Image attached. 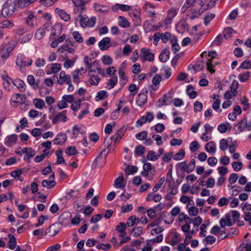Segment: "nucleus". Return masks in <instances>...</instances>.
<instances>
[{"mask_svg":"<svg viewBox=\"0 0 251 251\" xmlns=\"http://www.w3.org/2000/svg\"><path fill=\"white\" fill-rule=\"evenodd\" d=\"M15 10V0H8L3 5L0 10L1 15L6 17L13 14Z\"/></svg>","mask_w":251,"mask_h":251,"instance_id":"obj_1","label":"nucleus"},{"mask_svg":"<svg viewBox=\"0 0 251 251\" xmlns=\"http://www.w3.org/2000/svg\"><path fill=\"white\" fill-rule=\"evenodd\" d=\"M32 62V59L30 57H26L22 54H19L17 55L16 63L20 67L30 66Z\"/></svg>","mask_w":251,"mask_h":251,"instance_id":"obj_2","label":"nucleus"},{"mask_svg":"<svg viewBox=\"0 0 251 251\" xmlns=\"http://www.w3.org/2000/svg\"><path fill=\"white\" fill-rule=\"evenodd\" d=\"M177 11L176 8L174 7H171L167 11V16L166 19L164 21V24L166 25H170L173 18L177 15Z\"/></svg>","mask_w":251,"mask_h":251,"instance_id":"obj_3","label":"nucleus"},{"mask_svg":"<svg viewBox=\"0 0 251 251\" xmlns=\"http://www.w3.org/2000/svg\"><path fill=\"white\" fill-rule=\"evenodd\" d=\"M179 167L184 172L190 173L194 170L195 168V160L192 159L189 164H186V162H182L179 164Z\"/></svg>","mask_w":251,"mask_h":251,"instance_id":"obj_4","label":"nucleus"},{"mask_svg":"<svg viewBox=\"0 0 251 251\" xmlns=\"http://www.w3.org/2000/svg\"><path fill=\"white\" fill-rule=\"evenodd\" d=\"M238 83L237 81H233L230 86L231 91H227L225 94V98L227 100H229L233 96H235L237 95L238 92L236 91L238 88Z\"/></svg>","mask_w":251,"mask_h":251,"instance_id":"obj_5","label":"nucleus"},{"mask_svg":"<svg viewBox=\"0 0 251 251\" xmlns=\"http://www.w3.org/2000/svg\"><path fill=\"white\" fill-rule=\"evenodd\" d=\"M75 46L72 43L70 44H64L60 48L58 49L57 51L63 53L65 51H67L70 53L74 54L75 52Z\"/></svg>","mask_w":251,"mask_h":251,"instance_id":"obj_6","label":"nucleus"},{"mask_svg":"<svg viewBox=\"0 0 251 251\" xmlns=\"http://www.w3.org/2000/svg\"><path fill=\"white\" fill-rule=\"evenodd\" d=\"M68 119L66 116V111L64 110L56 115L52 120L53 124L55 125L58 122H66Z\"/></svg>","mask_w":251,"mask_h":251,"instance_id":"obj_7","label":"nucleus"},{"mask_svg":"<svg viewBox=\"0 0 251 251\" xmlns=\"http://www.w3.org/2000/svg\"><path fill=\"white\" fill-rule=\"evenodd\" d=\"M71 81V78L70 75H66L64 71L60 73L59 79L57 81L58 84L62 85L63 83H69Z\"/></svg>","mask_w":251,"mask_h":251,"instance_id":"obj_8","label":"nucleus"},{"mask_svg":"<svg viewBox=\"0 0 251 251\" xmlns=\"http://www.w3.org/2000/svg\"><path fill=\"white\" fill-rule=\"evenodd\" d=\"M26 24L30 27H34L37 24V18L33 13L29 12L25 18Z\"/></svg>","mask_w":251,"mask_h":251,"instance_id":"obj_9","label":"nucleus"},{"mask_svg":"<svg viewBox=\"0 0 251 251\" xmlns=\"http://www.w3.org/2000/svg\"><path fill=\"white\" fill-rule=\"evenodd\" d=\"M208 56L211 58L209 59L208 61L206 63L207 69L208 71L212 74L215 72V70L213 69L214 65H213L212 60L215 58L216 52L215 51L209 52Z\"/></svg>","mask_w":251,"mask_h":251,"instance_id":"obj_10","label":"nucleus"},{"mask_svg":"<svg viewBox=\"0 0 251 251\" xmlns=\"http://www.w3.org/2000/svg\"><path fill=\"white\" fill-rule=\"evenodd\" d=\"M141 53L145 60L149 61H152L154 60V54L152 53L149 49L143 48L141 50Z\"/></svg>","mask_w":251,"mask_h":251,"instance_id":"obj_11","label":"nucleus"},{"mask_svg":"<svg viewBox=\"0 0 251 251\" xmlns=\"http://www.w3.org/2000/svg\"><path fill=\"white\" fill-rule=\"evenodd\" d=\"M110 39L109 37L103 38L99 43V47L100 50H105L110 47Z\"/></svg>","mask_w":251,"mask_h":251,"instance_id":"obj_12","label":"nucleus"},{"mask_svg":"<svg viewBox=\"0 0 251 251\" xmlns=\"http://www.w3.org/2000/svg\"><path fill=\"white\" fill-rule=\"evenodd\" d=\"M22 153H25L24 157L25 160H28L29 158L33 157L36 153L35 151L31 148H24L22 149Z\"/></svg>","mask_w":251,"mask_h":251,"instance_id":"obj_13","label":"nucleus"},{"mask_svg":"<svg viewBox=\"0 0 251 251\" xmlns=\"http://www.w3.org/2000/svg\"><path fill=\"white\" fill-rule=\"evenodd\" d=\"M147 100V96L145 93H139L136 98V103L140 107H142Z\"/></svg>","mask_w":251,"mask_h":251,"instance_id":"obj_14","label":"nucleus"},{"mask_svg":"<svg viewBox=\"0 0 251 251\" xmlns=\"http://www.w3.org/2000/svg\"><path fill=\"white\" fill-rule=\"evenodd\" d=\"M129 15L131 17L133 18L134 20L135 19L138 24L141 23V20L139 17L140 16V9L139 7L130 10Z\"/></svg>","mask_w":251,"mask_h":251,"instance_id":"obj_15","label":"nucleus"},{"mask_svg":"<svg viewBox=\"0 0 251 251\" xmlns=\"http://www.w3.org/2000/svg\"><path fill=\"white\" fill-rule=\"evenodd\" d=\"M55 12L58 14L60 18L65 22H68L71 19L70 15L62 9L56 8Z\"/></svg>","mask_w":251,"mask_h":251,"instance_id":"obj_16","label":"nucleus"},{"mask_svg":"<svg viewBox=\"0 0 251 251\" xmlns=\"http://www.w3.org/2000/svg\"><path fill=\"white\" fill-rule=\"evenodd\" d=\"M205 149L208 153L214 154L216 151V145L213 141L209 142L205 144Z\"/></svg>","mask_w":251,"mask_h":251,"instance_id":"obj_17","label":"nucleus"},{"mask_svg":"<svg viewBox=\"0 0 251 251\" xmlns=\"http://www.w3.org/2000/svg\"><path fill=\"white\" fill-rule=\"evenodd\" d=\"M220 224L222 227H225L226 226H230L233 225L229 214H226L225 217L222 218L220 221Z\"/></svg>","mask_w":251,"mask_h":251,"instance_id":"obj_18","label":"nucleus"},{"mask_svg":"<svg viewBox=\"0 0 251 251\" xmlns=\"http://www.w3.org/2000/svg\"><path fill=\"white\" fill-rule=\"evenodd\" d=\"M111 9L115 12H118L119 9L123 11H127L130 10V6L128 5L116 3L112 7Z\"/></svg>","mask_w":251,"mask_h":251,"instance_id":"obj_19","label":"nucleus"},{"mask_svg":"<svg viewBox=\"0 0 251 251\" xmlns=\"http://www.w3.org/2000/svg\"><path fill=\"white\" fill-rule=\"evenodd\" d=\"M124 176L122 173L121 175L114 180V186L117 188H123L126 186V184L124 183Z\"/></svg>","mask_w":251,"mask_h":251,"instance_id":"obj_20","label":"nucleus"},{"mask_svg":"<svg viewBox=\"0 0 251 251\" xmlns=\"http://www.w3.org/2000/svg\"><path fill=\"white\" fill-rule=\"evenodd\" d=\"M59 231V227L58 225L55 224H53L50 226H49L46 231L48 233L50 236H53L55 235Z\"/></svg>","mask_w":251,"mask_h":251,"instance_id":"obj_21","label":"nucleus"},{"mask_svg":"<svg viewBox=\"0 0 251 251\" xmlns=\"http://www.w3.org/2000/svg\"><path fill=\"white\" fill-rule=\"evenodd\" d=\"M67 140V135L64 133H59L57 134L54 141V144L61 145L65 143Z\"/></svg>","mask_w":251,"mask_h":251,"instance_id":"obj_22","label":"nucleus"},{"mask_svg":"<svg viewBox=\"0 0 251 251\" xmlns=\"http://www.w3.org/2000/svg\"><path fill=\"white\" fill-rule=\"evenodd\" d=\"M71 217V214L69 212L65 211L59 217V220L61 224H63L69 221Z\"/></svg>","mask_w":251,"mask_h":251,"instance_id":"obj_23","label":"nucleus"},{"mask_svg":"<svg viewBox=\"0 0 251 251\" xmlns=\"http://www.w3.org/2000/svg\"><path fill=\"white\" fill-rule=\"evenodd\" d=\"M94 8L96 11L100 12L103 13H107L110 9L108 6L102 5L98 3L94 4Z\"/></svg>","mask_w":251,"mask_h":251,"instance_id":"obj_24","label":"nucleus"},{"mask_svg":"<svg viewBox=\"0 0 251 251\" xmlns=\"http://www.w3.org/2000/svg\"><path fill=\"white\" fill-rule=\"evenodd\" d=\"M90 0H72L74 4L77 7H80V11L85 10L84 5Z\"/></svg>","mask_w":251,"mask_h":251,"instance_id":"obj_25","label":"nucleus"},{"mask_svg":"<svg viewBox=\"0 0 251 251\" xmlns=\"http://www.w3.org/2000/svg\"><path fill=\"white\" fill-rule=\"evenodd\" d=\"M27 81L28 84L30 85L33 86V88L34 89L39 88V81L37 80L36 82L35 81V79L32 75H28L27 77Z\"/></svg>","mask_w":251,"mask_h":251,"instance_id":"obj_26","label":"nucleus"},{"mask_svg":"<svg viewBox=\"0 0 251 251\" xmlns=\"http://www.w3.org/2000/svg\"><path fill=\"white\" fill-rule=\"evenodd\" d=\"M77 58V56L75 55L74 56L71 60L69 59L68 58L65 57V62L64 63V67L65 68L68 69L70 68H71L74 66V63L76 60Z\"/></svg>","mask_w":251,"mask_h":251,"instance_id":"obj_27","label":"nucleus"},{"mask_svg":"<svg viewBox=\"0 0 251 251\" xmlns=\"http://www.w3.org/2000/svg\"><path fill=\"white\" fill-rule=\"evenodd\" d=\"M170 51L167 49H164L159 55V58L160 61L165 62L169 58Z\"/></svg>","mask_w":251,"mask_h":251,"instance_id":"obj_28","label":"nucleus"},{"mask_svg":"<svg viewBox=\"0 0 251 251\" xmlns=\"http://www.w3.org/2000/svg\"><path fill=\"white\" fill-rule=\"evenodd\" d=\"M177 38L175 36H174L170 41L172 45V50L174 51L175 53L178 51L180 49L179 45L177 44Z\"/></svg>","mask_w":251,"mask_h":251,"instance_id":"obj_29","label":"nucleus"},{"mask_svg":"<svg viewBox=\"0 0 251 251\" xmlns=\"http://www.w3.org/2000/svg\"><path fill=\"white\" fill-rule=\"evenodd\" d=\"M9 53L0 46V62L4 63L9 57Z\"/></svg>","mask_w":251,"mask_h":251,"instance_id":"obj_30","label":"nucleus"},{"mask_svg":"<svg viewBox=\"0 0 251 251\" xmlns=\"http://www.w3.org/2000/svg\"><path fill=\"white\" fill-rule=\"evenodd\" d=\"M17 136L16 134H12L6 137L5 144L8 147H11L13 144L16 143Z\"/></svg>","mask_w":251,"mask_h":251,"instance_id":"obj_31","label":"nucleus"},{"mask_svg":"<svg viewBox=\"0 0 251 251\" xmlns=\"http://www.w3.org/2000/svg\"><path fill=\"white\" fill-rule=\"evenodd\" d=\"M37 0H18V5L20 8H25Z\"/></svg>","mask_w":251,"mask_h":251,"instance_id":"obj_32","label":"nucleus"},{"mask_svg":"<svg viewBox=\"0 0 251 251\" xmlns=\"http://www.w3.org/2000/svg\"><path fill=\"white\" fill-rule=\"evenodd\" d=\"M247 118H244L243 120L240 121L236 127H237V131L238 132L243 131L246 128H247Z\"/></svg>","mask_w":251,"mask_h":251,"instance_id":"obj_33","label":"nucleus"},{"mask_svg":"<svg viewBox=\"0 0 251 251\" xmlns=\"http://www.w3.org/2000/svg\"><path fill=\"white\" fill-rule=\"evenodd\" d=\"M118 25L122 27H128L130 26V23L123 16L119 17Z\"/></svg>","mask_w":251,"mask_h":251,"instance_id":"obj_34","label":"nucleus"},{"mask_svg":"<svg viewBox=\"0 0 251 251\" xmlns=\"http://www.w3.org/2000/svg\"><path fill=\"white\" fill-rule=\"evenodd\" d=\"M15 42H11L7 44H3L0 47L10 53L15 48Z\"/></svg>","mask_w":251,"mask_h":251,"instance_id":"obj_35","label":"nucleus"},{"mask_svg":"<svg viewBox=\"0 0 251 251\" xmlns=\"http://www.w3.org/2000/svg\"><path fill=\"white\" fill-rule=\"evenodd\" d=\"M138 221L139 218H137L135 216H131L127 219L126 225L128 226H131L136 223L138 224Z\"/></svg>","mask_w":251,"mask_h":251,"instance_id":"obj_36","label":"nucleus"},{"mask_svg":"<svg viewBox=\"0 0 251 251\" xmlns=\"http://www.w3.org/2000/svg\"><path fill=\"white\" fill-rule=\"evenodd\" d=\"M33 103L36 108L41 109L45 106L44 101L40 99H35L33 100Z\"/></svg>","mask_w":251,"mask_h":251,"instance_id":"obj_37","label":"nucleus"},{"mask_svg":"<svg viewBox=\"0 0 251 251\" xmlns=\"http://www.w3.org/2000/svg\"><path fill=\"white\" fill-rule=\"evenodd\" d=\"M159 157V155H157L156 152L153 151H149L147 155V158L150 161H155L157 160Z\"/></svg>","mask_w":251,"mask_h":251,"instance_id":"obj_38","label":"nucleus"},{"mask_svg":"<svg viewBox=\"0 0 251 251\" xmlns=\"http://www.w3.org/2000/svg\"><path fill=\"white\" fill-rule=\"evenodd\" d=\"M187 93L191 99H194L198 95V93L194 91V88L192 85H189L187 88Z\"/></svg>","mask_w":251,"mask_h":251,"instance_id":"obj_39","label":"nucleus"},{"mask_svg":"<svg viewBox=\"0 0 251 251\" xmlns=\"http://www.w3.org/2000/svg\"><path fill=\"white\" fill-rule=\"evenodd\" d=\"M82 12V11H80V13L79 14V17L80 18L79 20L80 25L81 26L83 27L87 26H88L89 19H88V17L86 16H85V17H82L81 16Z\"/></svg>","mask_w":251,"mask_h":251,"instance_id":"obj_40","label":"nucleus"},{"mask_svg":"<svg viewBox=\"0 0 251 251\" xmlns=\"http://www.w3.org/2000/svg\"><path fill=\"white\" fill-rule=\"evenodd\" d=\"M117 81L118 78L117 76H112L107 82V89L110 90L113 88L115 86V84L117 83Z\"/></svg>","mask_w":251,"mask_h":251,"instance_id":"obj_41","label":"nucleus"},{"mask_svg":"<svg viewBox=\"0 0 251 251\" xmlns=\"http://www.w3.org/2000/svg\"><path fill=\"white\" fill-rule=\"evenodd\" d=\"M100 81V78L96 75H90L89 82L91 85L97 86Z\"/></svg>","mask_w":251,"mask_h":251,"instance_id":"obj_42","label":"nucleus"},{"mask_svg":"<svg viewBox=\"0 0 251 251\" xmlns=\"http://www.w3.org/2000/svg\"><path fill=\"white\" fill-rule=\"evenodd\" d=\"M55 184L56 182L53 180H50V181L47 180H43L42 181V186L49 189L53 187L55 185Z\"/></svg>","mask_w":251,"mask_h":251,"instance_id":"obj_43","label":"nucleus"},{"mask_svg":"<svg viewBox=\"0 0 251 251\" xmlns=\"http://www.w3.org/2000/svg\"><path fill=\"white\" fill-rule=\"evenodd\" d=\"M11 100L15 103H21L23 102V96L20 94H16L12 96Z\"/></svg>","mask_w":251,"mask_h":251,"instance_id":"obj_44","label":"nucleus"},{"mask_svg":"<svg viewBox=\"0 0 251 251\" xmlns=\"http://www.w3.org/2000/svg\"><path fill=\"white\" fill-rule=\"evenodd\" d=\"M160 39L164 43H167L170 39H172L171 34L168 32L164 33H160Z\"/></svg>","mask_w":251,"mask_h":251,"instance_id":"obj_45","label":"nucleus"},{"mask_svg":"<svg viewBox=\"0 0 251 251\" xmlns=\"http://www.w3.org/2000/svg\"><path fill=\"white\" fill-rule=\"evenodd\" d=\"M46 33V31L44 28L40 27L38 29L35 34V37L36 39L39 40L42 39Z\"/></svg>","mask_w":251,"mask_h":251,"instance_id":"obj_46","label":"nucleus"},{"mask_svg":"<svg viewBox=\"0 0 251 251\" xmlns=\"http://www.w3.org/2000/svg\"><path fill=\"white\" fill-rule=\"evenodd\" d=\"M234 32V30L231 27L226 28L224 30V37L226 39H229L232 37V34Z\"/></svg>","mask_w":251,"mask_h":251,"instance_id":"obj_47","label":"nucleus"},{"mask_svg":"<svg viewBox=\"0 0 251 251\" xmlns=\"http://www.w3.org/2000/svg\"><path fill=\"white\" fill-rule=\"evenodd\" d=\"M10 237L9 240L8 241V247L11 249L13 250L16 248V238L14 236H11L10 235H8Z\"/></svg>","mask_w":251,"mask_h":251,"instance_id":"obj_48","label":"nucleus"},{"mask_svg":"<svg viewBox=\"0 0 251 251\" xmlns=\"http://www.w3.org/2000/svg\"><path fill=\"white\" fill-rule=\"evenodd\" d=\"M107 97L108 95L106 91H100L98 93L96 97V100L98 101L107 98Z\"/></svg>","mask_w":251,"mask_h":251,"instance_id":"obj_49","label":"nucleus"},{"mask_svg":"<svg viewBox=\"0 0 251 251\" xmlns=\"http://www.w3.org/2000/svg\"><path fill=\"white\" fill-rule=\"evenodd\" d=\"M250 75V73L249 72H246L245 73L239 74L238 78L240 81L244 82L249 79Z\"/></svg>","mask_w":251,"mask_h":251,"instance_id":"obj_50","label":"nucleus"},{"mask_svg":"<svg viewBox=\"0 0 251 251\" xmlns=\"http://www.w3.org/2000/svg\"><path fill=\"white\" fill-rule=\"evenodd\" d=\"M73 36L75 41L78 43H82L83 42V39L81 34L78 31L73 32Z\"/></svg>","mask_w":251,"mask_h":251,"instance_id":"obj_51","label":"nucleus"},{"mask_svg":"<svg viewBox=\"0 0 251 251\" xmlns=\"http://www.w3.org/2000/svg\"><path fill=\"white\" fill-rule=\"evenodd\" d=\"M101 61L104 65H109L112 63L113 59L109 55H104L101 58Z\"/></svg>","mask_w":251,"mask_h":251,"instance_id":"obj_52","label":"nucleus"},{"mask_svg":"<svg viewBox=\"0 0 251 251\" xmlns=\"http://www.w3.org/2000/svg\"><path fill=\"white\" fill-rule=\"evenodd\" d=\"M228 187H229L230 189H232V191L231 192L232 196H236V195H238L242 190V187H239V186H237L236 185L232 186H230V185H229Z\"/></svg>","mask_w":251,"mask_h":251,"instance_id":"obj_53","label":"nucleus"},{"mask_svg":"<svg viewBox=\"0 0 251 251\" xmlns=\"http://www.w3.org/2000/svg\"><path fill=\"white\" fill-rule=\"evenodd\" d=\"M228 147V141L226 139H222L220 141V148L222 151H226Z\"/></svg>","mask_w":251,"mask_h":251,"instance_id":"obj_54","label":"nucleus"},{"mask_svg":"<svg viewBox=\"0 0 251 251\" xmlns=\"http://www.w3.org/2000/svg\"><path fill=\"white\" fill-rule=\"evenodd\" d=\"M126 131V129L122 127H121L119 130L118 131L116 137L115 139V143L120 141L123 137L124 135V133Z\"/></svg>","mask_w":251,"mask_h":251,"instance_id":"obj_55","label":"nucleus"},{"mask_svg":"<svg viewBox=\"0 0 251 251\" xmlns=\"http://www.w3.org/2000/svg\"><path fill=\"white\" fill-rule=\"evenodd\" d=\"M185 155V151L181 149L179 151L176 153L174 155V159L175 160H179L182 159Z\"/></svg>","mask_w":251,"mask_h":251,"instance_id":"obj_56","label":"nucleus"},{"mask_svg":"<svg viewBox=\"0 0 251 251\" xmlns=\"http://www.w3.org/2000/svg\"><path fill=\"white\" fill-rule=\"evenodd\" d=\"M161 79L162 77L160 75L157 74L154 76L152 79V82L155 87L159 84Z\"/></svg>","mask_w":251,"mask_h":251,"instance_id":"obj_57","label":"nucleus"},{"mask_svg":"<svg viewBox=\"0 0 251 251\" xmlns=\"http://www.w3.org/2000/svg\"><path fill=\"white\" fill-rule=\"evenodd\" d=\"M147 134V131H142L136 134L135 135V137L139 140H143L146 139Z\"/></svg>","mask_w":251,"mask_h":251,"instance_id":"obj_58","label":"nucleus"},{"mask_svg":"<svg viewBox=\"0 0 251 251\" xmlns=\"http://www.w3.org/2000/svg\"><path fill=\"white\" fill-rule=\"evenodd\" d=\"M251 68V60H245L241 64L240 68L244 69H249Z\"/></svg>","mask_w":251,"mask_h":251,"instance_id":"obj_59","label":"nucleus"},{"mask_svg":"<svg viewBox=\"0 0 251 251\" xmlns=\"http://www.w3.org/2000/svg\"><path fill=\"white\" fill-rule=\"evenodd\" d=\"M165 181V177H161L159 182L156 184L154 186V187H153V189H152V191L153 192H156L158 189L161 187V186L163 185V184L164 183Z\"/></svg>","mask_w":251,"mask_h":251,"instance_id":"obj_60","label":"nucleus"},{"mask_svg":"<svg viewBox=\"0 0 251 251\" xmlns=\"http://www.w3.org/2000/svg\"><path fill=\"white\" fill-rule=\"evenodd\" d=\"M137 167L134 166H128L127 167L126 172L127 175H131L135 173L137 171Z\"/></svg>","mask_w":251,"mask_h":251,"instance_id":"obj_61","label":"nucleus"},{"mask_svg":"<svg viewBox=\"0 0 251 251\" xmlns=\"http://www.w3.org/2000/svg\"><path fill=\"white\" fill-rule=\"evenodd\" d=\"M61 69V64L59 63L52 64L51 66V71L52 73H56Z\"/></svg>","mask_w":251,"mask_h":251,"instance_id":"obj_62","label":"nucleus"},{"mask_svg":"<svg viewBox=\"0 0 251 251\" xmlns=\"http://www.w3.org/2000/svg\"><path fill=\"white\" fill-rule=\"evenodd\" d=\"M200 148V145L197 141L191 142L190 144V149L191 151L195 152Z\"/></svg>","mask_w":251,"mask_h":251,"instance_id":"obj_63","label":"nucleus"},{"mask_svg":"<svg viewBox=\"0 0 251 251\" xmlns=\"http://www.w3.org/2000/svg\"><path fill=\"white\" fill-rule=\"evenodd\" d=\"M145 151V148L144 146L140 145L136 147L135 152L137 155H142Z\"/></svg>","mask_w":251,"mask_h":251,"instance_id":"obj_64","label":"nucleus"}]
</instances>
